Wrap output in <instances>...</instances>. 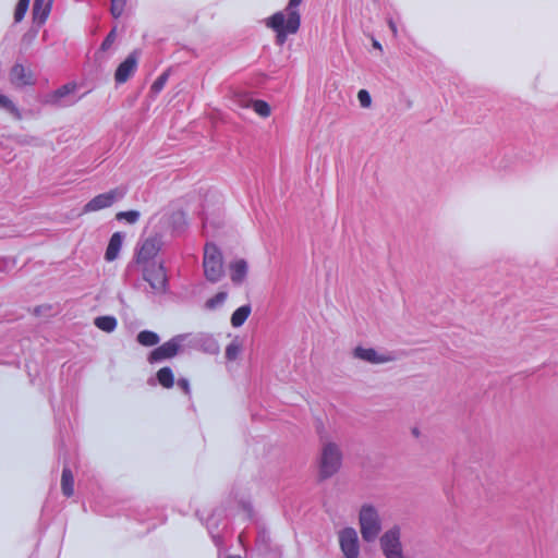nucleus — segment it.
Segmentation results:
<instances>
[{"label": "nucleus", "instance_id": "nucleus-1", "mask_svg": "<svg viewBox=\"0 0 558 558\" xmlns=\"http://www.w3.org/2000/svg\"><path fill=\"white\" fill-rule=\"evenodd\" d=\"M357 518L363 541L366 543L375 542L383 530V518L378 507L371 502L363 504Z\"/></svg>", "mask_w": 558, "mask_h": 558}, {"label": "nucleus", "instance_id": "nucleus-2", "mask_svg": "<svg viewBox=\"0 0 558 558\" xmlns=\"http://www.w3.org/2000/svg\"><path fill=\"white\" fill-rule=\"evenodd\" d=\"M342 458V450L338 444L330 440L323 441L318 461L320 477L329 478L335 475L341 468Z\"/></svg>", "mask_w": 558, "mask_h": 558}, {"label": "nucleus", "instance_id": "nucleus-3", "mask_svg": "<svg viewBox=\"0 0 558 558\" xmlns=\"http://www.w3.org/2000/svg\"><path fill=\"white\" fill-rule=\"evenodd\" d=\"M203 268L210 282L219 281L223 276L222 254L213 243H207L204 247Z\"/></svg>", "mask_w": 558, "mask_h": 558}, {"label": "nucleus", "instance_id": "nucleus-4", "mask_svg": "<svg viewBox=\"0 0 558 558\" xmlns=\"http://www.w3.org/2000/svg\"><path fill=\"white\" fill-rule=\"evenodd\" d=\"M340 549L344 558H361V543L354 527H344L338 532Z\"/></svg>", "mask_w": 558, "mask_h": 558}, {"label": "nucleus", "instance_id": "nucleus-5", "mask_svg": "<svg viewBox=\"0 0 558 558\" xmlns=\"http://www.w3.org/2000/svg\"><path fill=\"white\" fill-rule=\"evenodd\" d=\"M124 194H125V191L122 187H117V189L110 190L106 193L99 194V195L95 196L94 198H92L84 206L83 213L86 214V213H92V211H97V210H100L104 208H108L116 202L122 199Z\"/></svg>", "mask_w": 558, "mask_h": 558}, {"label": "nucleus", "instance_id": "nucleus-6", "mask_svg": "<svg viewBox=\"0 0 558 558\" xmlns=\"http://www.w3.org/2000/svg\"><path fill=\"white\" fill-rule=\"evenodd\" d=\"M289 10L284 9L283 11H279L275 13L272 16L267 19L266 26L274 29L276 32V43L279 46H282L287 36L291 34H295L296 32H290L288 26L289 21Z\"/></svg>", "mask_w": 558, "mask_h": 558}, {"label": "nucleus", "instance_id": "nucleus-7", "mask_svg": "<svg viewBox=\"0 0 558 558\" xmlns=\"http://www.w3.org/2000/svg\"><path fill=\"white\" fill-rule=\"evenodd\" d=\"M184 340V335H178L173 337L169 341L165 342L163 344L151 351L148 356V361L150 363H155L161 360L171 359L175 356L180 352Z\"/></svg>", "mask_w": 558, "mask_h": 558}, {"label": "nucleus", "instance_id": "nucleus-8", "mask_svg": "<svg viewBox=\"0 0 558 558\" xmlns=\"http://www.w3.org/2000/svg\"><path fill=\"white\" fill-rule=\"evenodd\" d=\"M143 277L157 292L163 291L167 283V277L161 264L151 262L143 266Z\"/></svg>", "mask_w": 558, "mask_h": 558}, {"label": "nucleus", "instance_id": "nucleus-9", "mask_svg": "<svg viewBox=\"0 0 558 558\" xmlns=\"http://www.w3.org/2000/svg\"><path fill=\"white\" fill-rule=\"evenodd\" d=\"M76 89L77 85L75 83H68L47 95L46 102L59 107L71 106L76 102L72 97Z\"/></svg>", "mask_w": 558, "mask_h": 558}, {"label": "nucleus", "instance_id": "nucleus-10", "mask_svg": "<svg viewBox=\"0 0 558 558\" xmlns=\"http://www.w3.org/2000/svg\"><path fill=\"white\" fill-rule=\"evenodd\" d=\"M353 356L371 364H385L395 360L389 352L378 351L373 348L356 347Z\"/></svg>", "mask_w": 558, "mask_h": 558}, {"label": "nucleus", "instance_id": "nucleus-11", "mask_svg": "<svg viewBox=\"0 0 558 558\" xmlns=\"http://www.w3.org/2000/svg\"><path fill=\"white\" fill-rule=\"evenodd\" d=\"M138 54L140 52L135 50L119 64L114 73V81L117 84H123L134 75L138 64Z\"/></svg>", "mask_w": 558, "mask_h": 558}, {"label": "nucleus", "instance_id": "nucleus-12", "mask_svg": "<svg viewBox=\"0 0 558 558\" xmlns=\"http://www.w3.org/2000/svg\"><path fill=\"white\" fill-rule=\"evenodd\" d=\"M10 80L12 84L16 86L29 85L35 82L34 75L29 69H26L22 64H15L10 73Z\"/></svg>", "mask_w": 558, "mask_h": 558}, {"label": "nucleus", "instance_id": "nucleus-13", "mask_svg": "<svg viewBox=\"0 0 558 558\" xmlns=\"http://www.w3.org/2000/svg\"><path fill=\"white\" fill-rule=\"evenodd\" d=\"M248 266L244 259H236L229 265L230 279L234 284H241L247 275Z\"/></svg>", "mask_w": 558, "mask_h": 558}, {"label": "nucleus", "instance_id": "nucleus-14", "mask_svg": "<svg viewBox=\"0 0 558 558\" xmlns=\"http://www.w3.org/2000/svg\"><path fill=\"white\" fill-rule=\"evenodd\" d=\"M124 240V234L121 232H116L110 238L109 244L107 246L105 253V259L107 262H112L119 256V252L122 247V243Z\"/></svg>", "mask_w": 558, "mask_h": 558}, {"label": "nucleus", "instance_id": "nucleus-15", "mask_svg": "<svg viewBox=\"0 0 558 558\" xmlns=\"http://www.w3.org/2000/svg\"><path fill=\"white\" fill-rule=\"evenodd\" d=\"M157 247L153 240H146L143 242L141 248L137 252L136 262L143 264V266L150 264V259L156 255Z\"/></svg>", "mask_w": 558, "mask_h": 558}, {"label": "nucleus", "instance_id": "nucleus-16", "mask_svg": "<svg viewBox=\"0 0 558 558\" xmlns=\"http://www.w3.org/2000/svg\"><path fill=\"white\" fill-rule=\"evenodd\" d=\"M303 0H290L287 8L289 10V21L288 26L290 32H298L301 23L300 13L298 12V7L301 4Z\"/></svg>", "mask_w": 558, "mask_h": 558}, {"label": "nucleus", "instance_id": "nucleus-17", "mask_svg": "<svg viewBox=\"0 0 558 558\" xmlns=\"http://www.w3.org/2000/svg\"><path fill=\"white\" fill-rule=\"evenodd\" d=\"M52 0H35L33 8L34 20L44 23L50 12Z\"/></svg>", "mask_w": 558, "mask_h": 558}, {"label": "nucleus", "instance_id": "nucleus-18", "mask_svg": "<svg viewBox=\"0 0 558 558\" xmlns=\"http://www.w3.org/2000/svg\"><path fill=\"white\" fill-rule=\"evenodd\" d=\"M252 308L250 305H243L235 310L231 315V325L235 328L242 326L250 316Z\"/></svg>", "mask_w": 558, "mask_h": 558}, {"label": "nucleus", "instance_id": "nucleus-19", "mask_svg": "<svg viewBox=\"0 0 558 558\" xmlns=\"http://www.w3.org/2000/svg\"><path fill=\"white\" fill-rule=\"evenodd\" d=\"M73 474L70 469L64 468L61 477V488L65 496L70 497L73 494Z\"/></svg>", "mask_w": 558, "mask_h": 558}, {"label": "nucleus", "instance_id": "nucleus-20", "mask_svg": "<svg viewBox=\"0 0 558 558\" xmlns=\"http://www.w3.org/2000/svg\"><path fill=\"white\" fill-rule=\"evenodd\" d=\"M94 324L99 329L111 332L117 327V319L112 316H100L95 319Z\"/></svg>", "mask_w": 558, "mask_h": 558}, {"label": "nucleus", "instance_id": "nucleus-21", "mask_svg": "<svg viewBox=\"0 0 558 558\" xmlns=\"http://www.w3.org/2000/svg\"><path fill=\"white\" fill-rule=\"evenodd\" d=\"M159 336L153 331L144 330L137 335V341L144 347H153L159 342Z\"/></svg>", "mask_w": 558, "mask_h": 558}, {"label": "nucleus", "instance_id": "nucleus-22", "mask_svg": "<svg viewBox=\"0 0 558 558\" xmlns=\"http://www.w3.org/2000/svg\"><path fill=\"white\" fill-rule=\"evenodd\" d=\"M157 379L165 388H171L174 384L173 373L169 367H162L157 372Z\"/></svg>", "mask_w": 558, "mask_h": 558}, {"label": "nucleus", "instance_id": "nucleus-23", "mask_svg": "<svg viewBox=\"0 0 558 558\" xmlns=\"http://www.w3.org/2000/svg\"><path fill=\"white\" fill-rule=\"evenodd\" d=\"M241 351H242V343L239 341L238 338H235L226 348V359L228 361H234L238 359Z\"/></svg>", "mask_w": 558, "mask_h": 558}, {"label": "nucleus", "instance_id": "nucleus-24", "mask_svg": "<svg viewBox=\"0 0 558 558\" xmlns=\"http://www.w3.org/2000/svg\"><path fill=\"white\" fill-rule=\"evenodd\" d=\"M227 292H219L215 296L208 299L205 303V307L207 310L214 311L218 307H220L225 301L227 300Z\"/></svg>", "mask_w": 558, "mask_h": 558}, {"label": "nucleus", "instance_id": "nucleus-25", "mask_svg": "<svg viewBox=\"0 0 558 558\" xmlns=\"http://www.w3.org/2000/svg\"><path fill=\"white\" fill-rule=\"evenodd\" d=\"M0 109H3L11 114H13L15 118H20V112L17 108L14 106V104L5 96L0 93Z\"/></svg>", "mask_w": 558, "mask_h": 558}, {"label": "nucleus", "instance_id": "nucleus-26", "mask_svg": "<svg viewBox=\"0 0 558 558\" xmlns=\"http://www.w3.org/2000/svg\"><path fill=\"white\" fill-rule=\"evenodd\" d=\"M251 106L254 111L260 117H268L270 114V107L263 100H251Z\"/></svg>", "mask_w": 558, "mask_h": 558}, {"label": "nucleus", "instance_id": "nucleus-27", "mask_svg": "<svg viewBox=\"0 0 558 558\" xmlns=\"http://www.w3.org/2000/svg\"><path fill=\"white\" fill-rule=\"evenodd\" d=\"M140 218V213L136 210L120 211L116 215L117 220H125L129 223H135Z\"/></svg>", "mask_w": 558, "mask_h": 558}, {"label": "nucleus", "instance_id": "nucleus-28", "mask_svg": "<svg viewBox=\"0 0 558 558\" xmlns=\"http://www.w3.org/2000/svg\"><path fill=\"white\" fill-rule=\"evenodd\" d=\"M28 4H29V0H20L19 1L15 12H14V19L16 22H20L24 17V15L28 9Z\"/></svg>", "mask_w": 558, "mask_h": 558}, {"label": "nucleus", "instance_id": "nucleus-29", "mask_svg": "<svg viewBox=\"0 0 558 558\" xmlns=\"http://www.w3.org/2000/svg\"><path fill=\"white\" fill-rule=\"evenodd\" d=\"M168 80V73H162L157 80L153 83L150 87V92L154 94H158L162 90Z\"/></svg>", "mask_w": 558, "mask_h": 558}, {"label": "nucleus", "instance_id": "nucleus-30", "mask_svg": "<svg viewBox=\"0 0 558 558\" xmlns=\"http://www.w3.org/2000/svg\"><path fill=\"white\" fill-rule=\"evenodd\" d=\"M124 4H125L124 0H111V8H110L111 14L114 17H119L123 12Z\"/></svg>", "mask_w": 558, "mask_h": 558}, {"label": "nucleus", "instance_id": "nucleus-31", "mask_svg": "<svg viewBox=\"0 0 558 558\" xmlns=\"http://www.w3.org/2000/svg\"><path fill=\"white\" fill-rule=\"evenodd\" d=\"M116 38H117L116 28H113V29H111V32L107 35V37L102 41V44L100 46V50L101 51L109 50L111 48V46L114 44Z\"/></svg>", "mask_w": 558, "mask_h": 558}, {"label": "nucleus", "instance_id": "nucleus-32", "mask_svg": "<svg viewBox=\"0 0 558 558\" xmlns=\"http://www.w3.org/2000/svg\"><path fill=\"white\" fill-rule=\"evenodd\" d=\"M357 99L360 101V105L363 107V108H368L372 104V99H371V96L368 94L367 90L365 89H361L359 93H357Z\"/></svg>", "mask_w": 558, "mask_h": 558}, {"label": "nucleus", "instance_id": "nucleus-33", "mask_svg": "<svg viewBox=\"0 0 558 558\" xmlns=\"http://www.w3.org/2000/svg\"><path fill=\"white\" fill-rule=\"evenodd\" d=\"M177 385L180 389H182V391L186 395L190 393V385H189V381L187 379L185 378H180L178 381H177Z\"/></svg>", "mask_w": 558, "mask_h": 558}, {"label": "nucleus", "instance_id": "nucleus-34", "mask_svg": "<svg viewBox=\"0 0 558 558\" xmlns=\"http://www.w3.org/2000/svg\"><path fill=\"white\" fill-rule=\"evenodd\" d=\"M389 24V28L391 29V32L393 33V35H397V27H396V24L390 20L388 22Z\"/></svg>", "mask_w": 558, "mask_h": 558}, {"label": "nucleus", "instance_id": "nucleus-35", "mask_svg": "<svg viewBox=\"0 0 558 558\" xmlns=\"http://www.w3.org/2000/svg\"><path fill=\"white\" fill-rule=\"evenodd\" d=\"M208 351L211 352V353H215V352L218 351V347H217V344L214 341H211V348L208 349Z\"/></svg>", "mask_w": 558, "mask_h": 558}, {"label": "nucleus", "instance_id": "nucleus-36", "mask_svg": "<svg viewBox=\"0 0 558 558\" xmlns=\"http://www.w3.org/2000/svg\"><path fill=\"white\" fill-rule=\"evenodd\" d=\"M373 47L375 49L381 50V45L377 40H373Z\"/></svg>", "mask_w": 558, "mask_h": 558}, {"label": "nucleus", "instance_id": "nucleus-37", "mask_svg": "<svg viewBox=\"0 0 558 558\" xmlns=\"http://www.w3.org/2000/svg\"><path fill=\"white\" fill-rule=\"evenodd\" d=\"M175 216H177L180 220L184 218V217H183V214H181V213L177 214Z\"/></svg>", "mask_w": 558, "mask_h": 558}, {"label": "nucleus", "instance_id": "nucleus-38", "mask_svg": "<svg viewBox=\"0 0 558 558\" xmlns=\"http://www.w3.org/2000/svg\"><path fill=\"white\" fill-rule=\"evenodd\" d=\"M229 558H241V557H235V556H233V557H229Z\"/></svg>", "mask_w": 558, "mask_h": 558}]
</instances>
